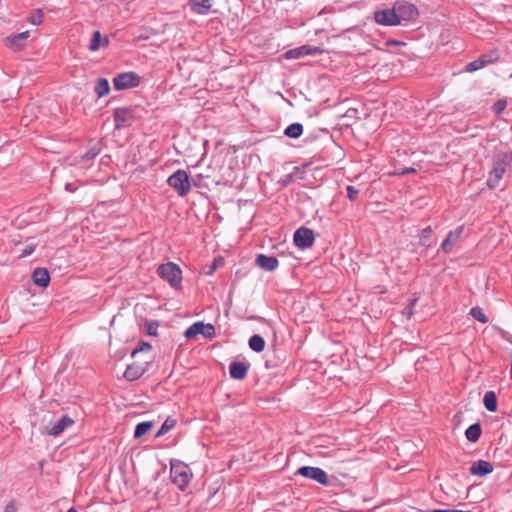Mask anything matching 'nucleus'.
Segmentation results:
<instances>
[{"label":"nucleus","mask_w":512,"mask_h":512,"mask_svg":"<svg viewBox=\"0 0 512 512\" xmlns=\"http://www.w3.org/2000/svg\"><path fill=\"white\" fill-rule=\"evenodd\" d=\"M158 275L165 281H167L171 287L179 288L182 281L181 269L172 262L161 264L157 269Z\"/></svg>","instance_id":"4"},{"label":"nucleus","mask_w":512,"mask_h":512,"mask_svg":"<svg viewBox=\"0 0 512 512\" xmlns=\"http://www.w3.org/2000/svg\"><path fill=\"white\" fill-rule=\"evenodd\" d=\"M109 44V39L107 36H102L100 31H94L92 34L91 41L89 43L88 49L91 52L98 51L101 47H107Z\"/></svg>","instance_id":"18"},{"label":"nucleus","mask_w":512,"mask_h":512,"mask_svg":"<svg viewBox=\"0 0 512 512\" xmlns=\"http://www.w3.org/2000/svg\"><path fill=\"white\" fill-rule=\"evenodd\" d=\"M512 178V152L499 153L493 158L492 168L488 173L487 185L495 189L506 184Z\"/></svg>","instance_id":"1"},{"label":"nucleus","mask_w":512,"mask_h":512,"mask_svg":"<svg viewBox=\"0 0 512 512\" xmlns=\"http://www.w3.org/2000/svg\"><path fill=\"white\" fill-rule=\"evenodd\" d=\"M482 429L480 424L475 423L469 426L465 431L466 438L471 442H477L481 436Z\"/></svg>","instance_id":"24"},{"label":"nucleus","mask_w":512,"mask_h":512,"mask_svg":"<svg viewBox=\"0 0 512 512\" xmlns=\"http://www.w3.org/2000/svg\"><path fill=\"white\" fill-rule=\"evenodd\" d=\"M167 183L179 196L183 197L190 191L189 176L184 170H177L168 177Z\"/></svg>","instance_id":"5"},{"label":"nucleus","mask_w":512,"mask_h":512,"mask_svg":"<svg viewBox=\"0 0 512 512\" xmlns=\"http://www.w3.org/2000/svg\"><path fill=\"white\" fill-rule=\"evenodd\" d=\"M302 132L303 126L300 123H293L289 125L284 131L285 135L291 138L300 137Z\"/></svg>","instance_id":"28"},{"label":"nucleus","mask_w":512,"mask_h":512,"mask_svg":"<svg viewBox=\"0 0 512 512\" xmlns=\"http://www.w3.org/2000/svg\"><path fill=\"white\" fill-rule=\"evenodd\" d=\"M432 229L430 227H427L422 230L420 234V244L424 246H429L428 240L431 236Z\"/></svg>","instance_id":"33"},{"label":"nucleus","mask_w":512,"mask_h":512,"mask_svg":"<svg viewBox=\"0 0 512 512\" xmlns=\"http://www.w3.org/2000/svg\"><path fill=\"white\" fill-rule=\"evenodd\" d=\"M74 423L73 419L69 416H62L56 422H50L46 425L45 430L47 434L51 436H57L61 434L66 428L72 426Z\"/></svg>","instance_id":"10"},{"label":"nucleus","mask_w":512,"mask_h":512,"mask_svg":"<svg viewBox=\"0 0 512 512\" xmlns=\"http://www.w3.org/2000/svg\"><path fill=\"white\" fill-rule=\"evenodd\" d=\"M100 152V149L97 148L96 146L90 148L86 153L85 155L83 156L84 159L86 160H90V159H93L94 157H96Z\"/></svg>","instance_id":"37"},{"label":"nucleus","mask_w":512,"mask_h":512,"mask_svg":"<svg viewBox=\"0 0 512 512\" xmlns=\"http://www.w3.org/2000/svg\"><path fill=\"white\" fill-rule=\"evenodd\" d=\"M132 362L130 363V381L140 378L148 368L151 362V345L147 342H141L140 347L135 348L130 353Z\"/></svg>","instance_id":"2"},{"label":"nucleus","mask_w":512,"mask_h":512,"mask_svg":"<svg viewBox=\"0 0 512 512\" xmlns=\"http://www.w3.org/2000/svg\"><path fill=\"white\" fill-rule=\"evenodd\" d=\"M140 309H142V306H140L139 304L135 305L134 307V312L137 313Z\"/></svg>","instance_id":"46"},{"label":"nucleus","mask_w":512,"mask_h":512,"mask_svg":"<svg viewBox=\"0 0 512 512\" xmlns=\"http://www.w3.org/2000/svg\"><path fill=\"white\" fill-rule=\"evenodd\" d=\"M35 248H36V243H34V242L26 244L20 256L21 257L29 256L30 254L33 253Z\"/></svg>","instance_id":"35"},{"label":"nucleus","mask_w":512,"mask_h":512,"mask_svg":"<svg viewBox=\"0 0 512 512\" xmlns=\"http://www.w3.org/2000/svg\"><path fill=\"white\" fill-rule=\"evenodd\" d=\"M296 474L315 480L322 485L328 484V477L326 472L318 467L303 466L297 470Z\"/></svg>","instance_id":"7"},{"label":"nucleus","mask_w":512,"mask_h":512,"mask_svg":"<svg viewBox=\"0 0 512 512\" xmlns=\"http://www.w3.org/2000/svg\"><path fill=\"white\" fill-rule=\"evenodd\" d=\"M158 323L154 321H145V332L150 336H156Z\"/></svg>","instance_id":"32"},{"label":"nucleus","mask_w":512,"mask_h":512,"mask_svg":"<svg viewBox=\"0 0 512 512\" xmlns=\"http://www.w3.org/2000/svg\"><path fill=\"white\" fill-rule=\"evenodd\" d=\"M485 408L490 412L497 410V397L494 391H487L483 398Z\"/></svg>","instance_id":"22"},{"label":"nucleus","mask_w":512,"mask_h":512,"mask_svg":"<svg viewBox=\"0 0 512 512\" xmlns=\"http://www.w3.org/2000/svg\"><path fill=\"white\" fill-rule=\"evenodd\" d=\"M29 32H21L16 35L8 36L5 38V44L9 48L18 51L21 50L24 46V41L28 38Z\"/></svg>","instance_id":"14"},{"label":"nucleus","mask_w":512,"mask_h":512,"mask_svg":"<svg viewBox=\"0 0 512 512\" xmlns=\"http://www.w3.org/2000/svg\"><path fill=\"white\" fill-rule=\"evenodd\" d=\"M470 314L473 316L474 319H476L477 321H479L481 323L488 322L487 316L485 315L484 311L479 307H473L470 310Z\"/></svg>","instance_id":"31"},{"label":"nucleus","mask_w":512,"mask_h":512,"mask_svg":"<svg viewBox=\"0 0 512 512\" xmlns=\"http://www.w3.org/2000/svg\"><path fill=\"white\" fill-rule=\"evenodd\" d=\"M67 512H77L74 508H70Z\"/></svg>","instance_id":"48"},{"label":"nucleus","mask_w":512,"mask_h":512,"mask_svg":"<svg viewBox=\"0 0 512 512\" xmlns=\"http://www.w3.org/2000/svg\"><path fill=\"white\" fill-rule=\"evenodd\" d=\"M506 101L505 100H499L497 101L494 106H493V111L496 113V114H500L503 112V110L506 108Z\"/></svg>","instance_id":"39"},{"label":"nucleus","mask_w":512,"mask_h":512,"mask_svg":"<svg viewBox=\"0 0 512 512\" xmlns=\"http://www.w3.org/2000/svg\"><path fill=\"white\" fill-rule=\"evenodd\" d=\"M202 335L207 338H212L215 335V328L212 324H205L204 332Z\"/></svg>","instance_id":"40"},{"label":"nucleus","mask_w":512,"mask_h":512,"mask_svg":"<svg viewBox=\"0 0 512 512\" xmlns=\"http://www.w3.org/2000/svg\"><path fill=\"white\" fill-rule=\"evenodd\" d=\"M428 512H462L460 510H450V509H434Z\"/></svg>","instance_id":"44"},{"label":"nucleus","mask_w":512,"mask_h":512,"mask_svg":"<svg viewBox=\"0 0 512 512\" xmlns=\"http://www.w3.org/2000/svg\"><path fill=\"white\" fill-rule=\"evenodd\" d=\"M5 512H15V508L12 504H9L5 508Z\"/></svg>","instance_id":"45"},{"label":"nucleus","mask_w":512,"mask_h":512,"mask_svg":"<svg viewBox=\"0 0 512 512\" xmlns=\"http://www.w3.org/2000/svg\"><path fill=\"white\" fill-rule=\"evenodd\" d=\"M495 58L482 56L466 65L467 72H474L483 68L486 64L492 63Z\"/></svg>","instance_id":"20"},{"label":"nucleus","mask_w":512,"mask_h":512,"mask_svg":"<svg viewBox=\"0 0 512 512\" xmlns=\"http://www.w3.org/2000/svg\"><path fill=\"white\" fill-rule=\"evenodd\" d=\"M170 477L174 484L183 490L190 482L192 473L188 465L183 462H171Z\"/></svg>","instance_id":"3"},{"label":"nucleus","mask_w":512,"mask_h":512,"mask_svg":"<svg viewBox=\"0 0 512 512\" xmlns=\"http://www.w3.org/2000/svg\"><path fill=\"white\" fill-rule=\"evenodd\" d=\"M176 425V420L168 417L164 423L162 424V426L160 427V429L158 430V432L156 433V437H160L164 434H166L168 431H170L171 429H173Z\"/></svg>","instance_id":"30"},{"label":"nucleus","mask_w":512,"mask_h":512,"mask_svg":"<svg viewBox=\"0 0 512 512\" xmlns=\"http://www.w3.org/2000/svg\"><path fill=\"white\" fill-rule=\"evenodd\" d=\"M113 86L116 90H124L128 88V73H121L113 79Z\"/></svg>","instance_id":"27"},{"label":"nucleus","mask_w":512,"mask_h":512,"mask_svg":"<svg viewBox=\"0 0 512 512\" xmlns=\"http://www.w3.org/2000/svg\"><path fill=\"white\" fill-rule=\"evenodd\" d=\"M94 90L97 96L100 98L108 95L110 91V85L107 79L99 78L95 83Z\"/></svg>","instance_id":"23"},{"label":"nucleus","mask_w":512,"mask_h":512,"mask_svg":"<svg viewBox=\"0 0 512 512\" xmlns=\"http://www.w3.org/2000/svg\"><path fill=\"white\" fill-rule=\"evenodd\" d=\"M416 172V169L413 168V167H410V168H406V169H403V170H397L395 172L396 175H406V174H410V173H414Z\"/></svg>","instance_id":"43"},{"label":"nucleus","mask_w":512,"mask_h":512,"mask_svg":"<svg viewBox=\"0 0 512 512\" xmlns=\"http://www.w3.org/2000/svg\"><path fill=\"white\" fill-rule=\"evenodd\" d=\"M127 375H128V366L126 367V369L123 372V376L124 377H127Z\"/></svg>","instance_id":"47"},{"label":"nucleus","mask_w":512,"mask_h":512,"mask_svg":"<svg viewBox=\"0 0 512 512\" xmlns=\"http://www.w3.org/2000/svg\"><path fill=\"white\" fill-rule=\"evenodd\" d=\"M463 231H464V227L458 226L456 229H454L453 231H450L448 233L447 237L444 239V241L441 244V248L445 253L451 252L453 245L461 237Z\"/></svg>","instance_id":"11"},{"label":"nucleus","mask_w":512,"mask_h":512,"mask_svg":"<svg viewBox=\"0 0 512 512\" xmlns=\"http://www.w3.org/2000/svg\"><path fill=\"white\" fill-rule=\"evenodd\" d=\"M140 83V78L134 72H130V88L137 87Z\"/></svg>","instance_id":"41"},{"label":"nucleus","mask_w":512,"mask_h":512,"mask_svg":"<svg viewBox=\"0 0 512 512\" xmlns=\"http://www.w3.org/2000/svg\"><path fill=\"white\" fill-rule=\"evenodd\" d=\"M396 13L397 12H396V9L394 6L393 9L376 11L374 14V19L380 25H385V26L398 25L399 21H398Z\"/></svg>","instance_id":"9"},{"label":"nucleus","mask_w":512,"mask_h":512,"mask_svg":"<svg viewBox=\"0 0 512 512\" xmlns=\"http://www.w3.org/2000/svg\"><path fill=\"white\" fill-rule=\"evenodd\" d=\"M256 264L265 271H274L278 267V260L273 256L259 254L256 258Z\"/></svg>","instance_id":"17"},{"label":"nucleus","mask_w":512,"mask_h":512,"mask_svg":"<svg viewBox=\"0 0 512 512\" xmlns=\"http://www.w3.org/2000/svg\"><path fill=\"white\" fill-rule=\"evenodd\" d=\"M192 10L198 14H206L211 8V0H189Z\"/></svg>","instance_id":"21"},{"label":"nucleus","mask_w":512,"mask_h":512,"mask_svg":"<svg viewBox=\"0 0 512 512\" xmlns=\"http://www.w3.org/2000/svg\"><path fill=\"white\" fill-rule=\"evenodd\" d=\"M346 191H347V197L351 201H354L357 199L359 191L354 186H347Z\"/></svg>","instance_id":"36"},{"label":"nucleus","mask_w":512,"mask_h":512,"mask_svg":"<svg viewBox=\"0 0 512 512\" xmlns=\"http://www.w3.org/2000/svg\"><path fill=\"white\" fill-rule=\"evenodd\" d=\"M248 369V364L240 361H234L229 366V373L233 379L243 380L247 376Z\"/></svg>","instance_id":"13"},{"label":"nucleus","mask_w":512,"mask_h":512,"mask_svg":"<svg viewBox=\"0 0 512 512\" xmlns=\"http://www.w3.org/2000/svg\"><path fill=\"white\" fill-rule=\"evenodd\" d=\"M43 13L41 10H37L35 13H33L30 18L29 22L33 25H39L42 22Z\"/></svg>","instance_id":"34"},{"label":"nucleus","mask_w":512,"mask_h":512,"mask_svg":"<svg viewBox=\"0 0 512 512\" xmlns=\"http://www.w3.org/2000/svg\"><path fill=\"white\" fill-rule=\"evenodd\" d=\"M128 121V109L127 108H117L114 110V136H116V132H119L122 128H126Z\"/></svg>","instance_id":"16"},{"label":"nucleus","mask_w":512,"mask_h":512,"mask_svg":"<svg viewBox=\"0 0 512 512\" xmlns=\"http://www.w3.org/2000/svg\"><path fill=\"white\" fill-rule=\"evenodd\" d=\"M395 9L399 24L401 21L414 20L418 16V10L415 5L408 2H396Z\"/></svg>","instance_id":"6"},{"label":"nucleus","mask_w":512,"mask_h":512,"mask_svg":"<svg viewBox=\"0 0 512 512\" xmlns=\"http://www.w3.org/2000/svg\"><path fill=\"white\" fill-rule=\"evenodd\" d=\"M314 233L311 229L302 227L294 233V243L301 249L309 248L313 245Z\"/></svg>","instance_id":"8"},{"label":"nucleus","mask_w":512,"mask_h":512,"mask_svg":"<svg viewBox=\"0 0 512 512\" xmlns=\"http://www.w3.org/2000/svg\"><path fill=\"white\" fill-rule=\"evenodd\" d=\"M32 279L36 285L40 287H46L49 284L50 276L46 269L37 268L32 274Z\"/></svg>","instance_id":"19"},{"label":"nucleus","mask_w":512,"mask_h":512,"mask_svg":"<svg viewBox=\"0 0 512 512\" xmlns=\"http://www.w3.org/2000/svg\"><path fill=\"white\" fill-rule=\"evenodd\" d=\"M469 471L472 475L482 477L490 474L493 471V466L488 461L478 460L471 465Z\"/></svg>","instance_id":"15"},{"label":"nucleus","mask_w":512,"mask_h":512,"mask_svg":"<svg viewBox=\"0 0 512 512\" xmlns=\"http://www.w3.org/2000/svg\"><path fill=\"white\" fill-rule=\"evenodd\" d=\"M320 52L318 47L304 45L295 49H291L284 54L286 59H297L305 55H312Z\"/></svg>","instance_id":"12"},{"label":"nucleus","mask_w":512,"mask_h":512,"mask_svg":"<svg viewBox=\"0 0 512 512\" xmlns=\"http://www.w3.org/2000/svg\"><path fill=\"white\" fill-rule=\"evenodd\" d=\"M153 426H154V423L152 421H146V422L139 423L135 428L134 437L141 438L148 431H150Z\"/></svg>","instance_id":"29"},{"label":"nucleus","mask_w":512,"mask_h":512,"mask_svg":"<svg viewBox=\"0 0 512 512\" xmlns=\"http://www.w3.org/2000/svg\"><path fill=\"white\" fill-rule=\"evenodd\" d=\"M204 329L205 324L203 322H196L185 331L184 335L186 338L191 339L199 334H202V332H204Z\"/></svg>","instance_id":"26"},{"label":"nucleus","mask_w":512,"mask_h":512,"mask_svg":"<svg viewBox=\"0 0 512 512\" xmlns=\"http://www.w3.org/2000/svg\"><path fill=\"white\" fill-rule=\"evenodd\" d=\"M417 299H413L408 307H406L403 310V315H405L407 318H410L413 314L412 307L416 304Z\"/></svg>","instance_id":"42"},{"label":"nucleus","mask_w":512,"mask_h":512,"mask_svg":"<svg viewBox=\"0 0 512 512\" xmlns=\"http://www.w3.org/2000/svg\"><path fill=\"white\" fill-rule=\"evenodd\" d=\"M224 264V259L222 257H217L214 259L212 265L209 268L208 274H212L219 266Z\"/></svg>","instance_id":"38"},{"label":"nucleus","mask_w":512,"mask_h":512,"mask_svg":"<svg viewBox=\"0 0 512 512\" xmlns=\"http://www.w3.org/2000/svg\"><path fill=\"white\" fill-rule=\"evenodd\" d=\"M248 344L250 349L257 353L262 352L265 348V340L260 335H253L250 337Z\"/></svg>","instance_id":"25"}]
</instances>
